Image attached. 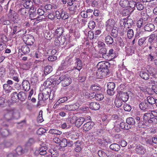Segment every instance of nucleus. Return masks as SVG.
I'll list each match as a JSON object with an SVG mask.
<instances>
[{"label": "nucleus", "instance_id": "f257e3e1", "mask_svg": "<svg viewBox=\"0 0 157 157\" xmlns=\"http://www.w3.org/2000/svg\"><path fill=\"white\" fill-rule=\"evenodd\" d=\"M98 68L97 72V76L100 77H103L109 75L110 67V63L107 62L102 61L98 63L97 65Z\"/></svg>", "mask_w": 157, "mask_h": 157}, {"label": "nucleus", "instance_id": "f03ea898", "mask_svg": "<svg viewBox=\"0 0 157 157\" xmlns=\"http://www.w3.org/2000/svg\"><path fill=\"white\" fill-rule=\"evenodd\" d=\"M51 90L50 88H45L42 93H39L38 95V100L39 101H44L48 99L49 98Z\"/></svg>", "mask_w": 157, "mask_h": 157}, {"label": "nucleus", "instance_id": "7ed1b4c3", "mask_svg": "<svg viewBox=\"0 0 157 157\" xmlns=\"http://www.w3.org/2000/svg\"><path fill=\"white\" fill-rule=\"evenodd\" d=\"M61 85L66 87L69 86L72 82L71 78L67 75H62L60 77Z\"/></svg>", "mask_w": 157, "mask_h": 157}, {"label": "nucleus", "instance_id": "20e7f679", "mask_svg": "<svg viewBox=\"0 0 157 157\" xmlns=\"http://www.w3.org/2000/svg\"><path fill=\"white\" fill-rule=\"evenodd\" d=\"M13 110H11L8 111L7 113L5 114L4 116L3 120L6 121V122H3L2 124V126L4 127L8 126V124L7 123L13 119Z\"/></svg>", "mask_w": 157, "mask_h": 157}, {"label": "nucleus", "instance_id": "39448f33", "mask_svg": "<svg viewBox=\"0 0 157 157\" xmlns=\"http://www.w3.org/2000/svg\"><path fill=\"white\" fill-rule=\"evenodd\" d=\"M23 39L24 42L26 44L29 46H31L33 44L35 41L34 37L30 34H26L23 35Z\"/></svg>", "mask_w": 157, "mask_h": 157}, {"label": "nucleus", "instance_id": "423d86ee", "mask_svg": "<svg viewBox=\"0 0 157 157\" xmlns=\"http://www.w3.org/2000/svg\"><path fill=\"white\" fill-rule=\"evenodd\" d=\"M151 105H149V104L147 102L146 100H144L139 104V107L142 110L144 111H150V110L153 109L155 108L153 107L152 108Z\"/></svg>", "mask_w": 157, "mask_h": 157}, {"label": "nucleus", "instance_id": "0eeeda50", "mask_svg": "<svg viewBox=\"0 0 157 157\" xmlns=\"http://www.w3.org/2000/svg\"><path fill=\"white\" fill-rule=\"evenodd\" d=\"M116 24L115 21L112 18L108 20L105 23L106 30L108 31H110L112 29L115 27Z\"/></svg>", "mask_w": 157, "mask_h": 157}, {"label": "nucleus", "instance_id": "6e6552de", "mask_svg": "<svg viewBox=\"0 0 157 157\" xmlns=\"http://www.w3.org/2000/svg\"><path fill=\"white\" fill-rule=\"evenodd\" d=\"M107 94L110 95H113L114 93V89L115 87V84L113 82H109L107 84Z\"/></svg>", "mask_w": 157, "mask_h": 157}, {"label": "nucleus", "instance_id": "1a4fd4ad", "mask_svg": "<svg viewBox=\"0 0 157 157\" xmlns=\"http://www.w3.org/2000/svg\"><path fill=\"white\" fill-rule=\"evenodd\" d=\"M74 60V59L73 58L67 57L66 58L64 63L62 64L63 67L62 69H66L70 66L73 63Z\"/></svg>", "mask_w": 157, "mask_h": 157}, {"label": "nucleus", "instance_id": "9d476101", "mask_svg": "<svg viewBox=\"0 0 157 157\" xmlns=\"http://www.w3.org/2000/svg\"><path fill=\"white\" fill-rule=\"evenodd\" d=\"M72 120H75V124L78 127H79L85 121V119L83 117H78L75 116H73Z\"/></svg>", "mask_w": 157, "mask_h": 157}, {"label": "nucleus", "instance_id": "9b49d317", "mask_svg": "<svg viewBox=\"0 0 157 157\" xmlns=\"http://www.w3.org/2000/svg\"><path fill=\"white\" fill-rule=\"evenodd\" d=\"M66 38L65 36H59L55 40V44L57 46H61L64 44Z\"/></svg>", "mask_w": 157, "mask_h": 157}, {"label": "nucleus", "instance_id": "f8f14e48", "mask_svg": "<svg viewBox=\"0 0 157 157\" xmlns=\"http://www.w3.org/2000/svg\"><path fill=\"white\" fill-rule=\"evenodd\" d=\"M123 25H124V28H130L133 24V20L131 19L124 18L123 19Z\"/></svg>", "mask_w": 157, "mask_h": 157}, {"label": "nucleus", "instance_id": "ddd939ff", "mask_svg": "<svg viewBox=\"0 0 157 157\" xmlns=\"http://www.w3.org/2000/svg\"><path fill=\"white\" fill-rule=\"evenodd\" d=\"M119 98L123 102L127 101L129 98V95L127 92L120 91L119 94Z\"/></svg>", "mask_w": 157, "mask_h": 157}, {"label": "nucleus", "instance_id": "4468645a", "mask_svg": "<svg viewBox=\"0 0 157 157\" xmlns=\"http://www.w3.org/2000/svg\"><path fill=\"white\" fill-rule=\"evenodd\" d=\"M94 124V123L92 122H88L83 125V129L85 131H88L93 128Z\"/></svg>", "mask_w": 157, "mask_h": 157}, {"label": "nucleus", "instance_id": "2eb2a0df", "mask_svg": "<svg viewBox=\"0 0 157 157\" xmlns=\"http://www.w3.org/2000/svg\"><path fill=\"white\" fill-rule=\"evenodd\" d=\"M135 151L137 153L141 155H144L146 152V149L142 145L137 146Z\"/></svg>", "mask_w": 157, "mask_h": 157}, {"label": "nucleus", "instance_id": "dca6fc26", "mask_svg": "<svg viewBox=\"0 0 157 157\" xmlns=\"http://www.w3.org/2000/svg\"><path fill=\"white\" fill-rule=\"evenodd\" d=\"M134 6H136L137 10H143L144 7V2H136L133 1L131 2L130 4H132Z\"/></svg>", "mask_w": 157, "mask_h": 157}, {"label": "nucleus", "instance_id": "f3484780", "mask_svg": "<svg viewBox=\"0 0 157 157\" xmlns=\"http://www.w3.org/2000/svg\"><path fill=\"white\" fill-rule=\"evenodd\" d=\"M17 154L19 155H21L22 154L27 152L28 150L26 148H23L21 146L17 147L16 149Z\"/></svg>", "mask_w": 157, "mask_h": 157}, {"label": "nucleus", "instance_id": "a211bd4d", "mask_svg": "<svg viewBox=\"0 0 157 157\" xmlns=\"http://www.w3.org/2000/svg\"><path fill=\"white\" fill-rule=\"evenodd\" d=\"M44 35L46 39L49 40L52 39L54 36V35L52 32H50L48 30H46L44 32Z\"/></svg>", "mask_w": 157, "mask_h": 157}, {"label": "nucleus", "instance_id": "6ab92c4d", "mask_svg": "<svg viewBox=\"0 0 157 157\" xmlns=\"http://www.w3.org/2000/svg\"><path fill=\"white\" fill-rule=\"evenodd\" d=\"M131 2H129L127 0H121L119 2L120 5L123 8H125L129 6L130 7H133L132 6H131L130 5H132V4H130Z\"/></svg>", "mask_w": 157, "mask_h": 157}, {"label": "nucleus", "instance_id": "aec40b11", "mask_svg": "<svg viewBox=\"0 0 157 157\" xmlns=\"http://www.w3.org/2000/svg\"><path fill=\"white\" fill-rule=\"evenodd\" d=\"M156 38L155 41L157 42V35L155 33L151 34L149 36L148 39V42L150 44L154 45V43H155V39Z\"/></svg>", "mask_w": 157, "mask_h": 157}, {"label": "nucleus", "instance_id": "412c9836", "mask_svg": "<svg viewBox=\"0 0 157 157\" xmlns=\"http://www.w3.org/2000/svg\"><path fill=\"white\" fill-rule=\"evenodd\" d=\"M89 107L91 109L94 110H98L100 108V105L98 103L94 102L90 104Z\"/></svg>", "mask_w": 157, "mask_h": 157}, {"label": "nucleus", "instance_id": "4be33fe9", "mask_svg": "<svg viewBox=\"0 0 157 157\" xmlns=\"http://www.w3.org/2000/svg\"><path fill=\"white\" fill-rule=\"evenodd\" d=\"M37 13L40 16L37 17L36 20H39L44 19L45 18V16H44V11L42 9L40 8L38 9L37 10Z\"/></svg>", "mask_w": 157, "mask_h": 157}, {"label": "nucleus", "instance_id": "5701e85b", "mask_svg": "<svg viewBox=\"0 0 157 157\" xmlns=\"http://www.w3.org/2000/svg\"><path fill=\"white\" fill-rule=\"evenodd\" d=\"M139 75L141 77L145 80L150 79V75L146 71H141Z\"/></svg>", "mask_w": 157, "mask_h": 157}, {"label": "nucleus", "instance_id": "b1692460", "mask_svg": "<svg viewBox=\"0 0 157 157\" xmlns=\"http://www.w3.org/2000/svg\"><path fill=\"white\" fill-rule=\"evenodd\" d=\"M27 93L23 91H20L18 93V100L24 101L26 98Z\"/></svg>", "mask_w": 157, "mask_h": 157}, {"label": "nucleus", "instance_id": "393cba45", "mask_svg": "<svg viewBox=\"0 0 157 157\" xmlns=\"http://www.w3.org/2000/svg\"><path fill=\"white\" fill-rule=\"evenodd\" d=\"M146 71L149 74L150 77L154 76V75H155L154 73L155 69L151 66L148 65L147 66Z\"/></svg>", "mask_w": 157, "mask_h": 157}, {"label": "nucleus", "instance_id": "a878e982", "mask_svg": "<svg viewBox=\"0 0 157 157\" xmlns=\"http://www.w3.org/2000/svg\"><path fill=\"white\" fill-rule=\"evenodd\" d=\"M22 85L24 90L25 91H28L30 88V84L29 81L27 80H23Z\"/></svg>", "mask_w": 157, "mask_h": 157}, {"label": "nucleus", "instance_id": "bb28decb", "mask_svg": "<svg viewBox=\"0 0 157 157\" xmlns=\"http://www.w3.org/2000/svg\"><path fill=\"white\" fill-rule=\"evenodd\" d=\"M34 57L38 59L36 60L35 61V63H38L39 62H41L44 60V59L42 58V56L39 52H35L34 56Z\"/></svg>", "mask_w": 157, "mask_h": 157}, {"label": "nucleus", "instance_id": "cd10ccee", "mask_svg": "<svg viewBox=\"0 0 157 157\" xmlns=\"http://www.w3.org/2000/svg\"><path fill=\"white\" fill-rule=\"evenodd\" d=\"M11 22L10 20L7 19L6 17H2L0 19V24L3 25H8L10 24Z\"/></svg>", "mask_w": 157, "mask_h": 157}, {"label": "nucleus", "instance_id": "c85d7f7f", "mask_svg": "<svg viewBox=\"0 0 157 157\" xmlns=\"http://www.w3.org/2000/svg\"><path fill=\"white\" fill-rule=\"evenodd\" d=\"M155 29L154 25L151 23H149L146 25L144 27V29L148 32L152 31Z\"/></svg>", "mask_w": 157, "mask_h": 157}, {"label": "nucleus", "instance_id": "c756f323", "mask_svg": "<svg viewBox=\"0 0 157 157\" xmlns=\"http://www.w3.org/2000/svg\"><path fill=\"white\" fill-rule=\"evenodd\" d=\"M47 147L45 146V144H43L40 145V154L41 155H44L47 153L46 150Z\"/></svg>", "mask_w": 157, "mask_h": 157}, {"label": "nucleus", "instance_id": "7c9ffc66", "mask_svg": "<svg viewBox=\"0 0 157 157\" xmlns=\"http://www.w3.org/2000/svg\"><path fill=\"white\" fill-rule=\"evenodd\" d=\"M27 45H28L26 44L22 46L21 48L19 49V50H20L22 53L24 54L29 53L30 51V48Z\"/></svg>", "mask_w": 157, "mask_h": 157}, {"label": "nucleus", "instance_id": "2f4dec72", "mask_svg": "<svg viewBox=\"0 0 157 157\" xmlns=\"http://www.w3.org/2000/svg\"><path fill=\"white\" fill-rule=\"evenodd\" d=\"M147 99V101H146L147 102L148 104H149V105H152L151 107H152V108H153V107L154 108V107L155 106L154 104H155L156 99H155L153 97L150 96L148 97Z\"/></svg>", "mask_w": 157, "mask_h": 157}, {"label": "nucleus", "instance_id": "473e14b6", "mask_svg": "<svg viewBox=\"0 0 157 157\" xmlns=\"http://www.w3.org/2000/svg\"><path fill=\"white\" fill-rule=\"evenodd\" d=\"M107 50L106 48H102L100 49L99 53L100 54H102V57L105 59H107Z\"/></svg>", "mask_w": 157, "mask_h": 157}, {"label": "nucleus", "instance_id": "72a5a7b5", "mask_svg": "<svg viewBox=\"0 0 157 157\" xmlns=\"http://www.w3.org/2000/svg\"><path fill=\"white\" fill-rule=\"evenodd\" d=\"M63 32V28L61 27L58 28L56 30L55 34H54L55 36H60L62 35Z\"/></svg>", "mask_w": 157, "mask_h": 157}, {"label": "nucleus", "instance_id": "f704fd0d", "mask_svg": "<svg viewBox=\"0 0 157 157\" xmlns=\"http://www.w3.org/2000/svg\"><path fill=\"white\" fill-rule=\"evenodd\" d=\"M49 81H50V82L51 83V84H53V85L59 84L61 82V81L60 79V77L58 79H57L56 78H51L50 79H49L48 81H47V82H48Z\"/></svg>", "mask_w": 157, "mask_h": 157}, {"label": "nucleus", "instance_id": "c9c22d12", "mask_svg": "<svg viewBox=\"0 0 157 157\" xmlns=\"http://www.w3.org/2000/svg\"><path fill=\"white\" fill-rule=\"evenodd\" d=\"M11 100L13 102H16L18 101V94L16 92H14L11 94Z\"/></svg>", "mask_w": 157, "mask_h": 157}, {"label": "nucleus", "instance_id": "e433bc0d", "mask_svg": "<svg viewBox=\"0 0 157 157\" xmlns=\"http://www.w3.org/2000/svg\"><path fill=\"white\" fill-rule=\"evenodd\" d=\"M109 147L112 150L115 151H119L121 148L119 144L115 143L111 144Z\"/></svg>", "mask_w": 157, "mask_h": 157}, {"label": "nucleus", "instance_id": "4c0bfd02", "mask_svg": "<svg viewBox=\"0 0 157 157\" xmlns=\"http://www.w3.org/2000/svg\"><path fill=\"white\" fill-rule=\"evenodd\" d=\"M52 70L53 68L51 66H46L44 68V74L45 75H46L50 73Z\"/></svg>", "mask_w": 157, "mask_h": 157}, {"label": "nucleus", "instance_id": "58836bf2", "mask_svg": "<svg viewBox=\"0 0 157 157\" xmlns=\"http://www.w3.org/2000/svg\"><path fill=\"white\" fill-rule=\"evenodd\" d=\"M107 59L109 57H111V58H114L116 56V54L115 51L113 49L109 50L108 53H107Z\"/></svg>", "mask_w": 157, "mask_h": 157}, {"label": "nucleus", "instance_id": "ea45409f", "mask_svg": "<svg viewBox=\"0 0 157 157\" xmlns=\"http://www.w3.org/2000/svg\"><path fill=\"white\" fill-rule=\"evenodd\" d=\"M152 117L151 114L150 113H145L143 116V118L145 122H147L148 123L151 117Z\"/></svg>", "mask_w": 157, "mask_h": 157}, {"label": "nucleus", "instance_id": "a19ab883", "mask_svg": "<svg viewBox=\"0 0 157 157\" xmlns=\"http://www.w3.org/2000/svg\"><path fill=\"white\" fill-rule=\"evenodd\" d=\"M3 88L6 93H8L11 92L12 88L11 86L8 84H4L3 85Z\"/></svg>", "mask_w": 157, "mask_h": 157}, {"label": "nucleus", "instance_id": "79ce46f5", "mask_svg": "<svg viewBox=\"0 0 157 157\" xmlns=\"http://www.w3.org/2000/svg\"><path fill=\"white\" fill-rule=\"evenodd\" d=\"M106 43L107 44H112L113 42V39L109 35H107L105 37Z\"/></svg>", "mask_w": 157, "mask_h": 157}, {"label": "nucleus", "instance_id": "37998d69", "mask_svg": "<svg viewBox=\"0 0 157 157\" xmlns=\"http://www.w3.org/2000/svg\"><path fill=\"white\" fill-rule=\"evenodd\" d=\"M146 40L147 37H143L140 39L138 41V45L140 46H142L144 45H145L146 44Z\"/></svg>", "mask_w": 157, "mask_h": 157}, {"label": "nucleus", "instance_id": "c03bdc74", "mask_svg": "<svg viewBox=\"0 0 157 157\" xmlns=\"http://www.w3.org/2000/svg\"><path fill=\"white\" fill-rule=\"evenodd\" d=\"M111 34L112 36L114 38H116L118 35V28L116 27L112 28Z\"/></svg>", "mask_w": 157, "mask_h": 157}, {"label": "nucleus", "instance_id": "a18cd8bd", "mask_svg": "<svg viewBox=\"0 0 157 157\" xmlns=\"http://www.w3.org/2000/svg\"><path fill=\"white\" fill-rule=\"evenodd\" d=\"M61 17H58V18H62L65 20L67 19L69 17V16L68 13L66 12L63 10H61L60 12Z\"/></svg>", "mask_w": 157, "mask_h": 157}, {"label": "nucleus", "instance_id": "49530a36", "mask_svg": "<svg viewBox=\"0 0 157 157\" xmlns=\"http://www.w3.org/2000/svg\"><path fill=\"white\" fill-rule=\"evenodd\" d=\"M90 89L95 91H99L101 89V87L98 84H92L90 86Z\"/></svg>", "mask_w": 157, "mask_h": 157}, {"label": "nucleus", "instance_id": "de8ad7c7", "mask_svg": "<svg viewBox=\"0 0 157 157\" xmlns=\"http://www.w3.org/2000/svg\"><path fill=\"white\" fill-rule=\"evenodd\" d=\"M126 122L127 124L129 125H134L135 124V119L132 117H129L127 118Z\"/></svg>", "mask_w": 157, "mask_h": 157}, {"label": "nucleus", "instance_id": "09e8293b", "mask_svg": "<svg viewBox=\"0 0 157 157\" xmlns=\"http://www.w3.org/2000/svg\"><path fill=\"white\" fill-rule=\"evenodd\" d=\"M48 132L54 135H60L62 134V132L59 130L54 129H51Z\"/></svg>", "mask_w": 157, "mask_h": 157}, {"label": "nucleus", "instance_id": "8fccbe9b", "mask_svg": "<svg viewBox=\"0 0 157 157\" xmlns=\"http://www.w3.org/2000/svg\"><path fill=\"white\" fill-rule=\"evenodd\" d=\"M61 141L59 144L60 146L62 147H64L67 146V141L65 138H61Z\"/></svg>", "mask_w": 157, "mask_h": 157}, {"label": "nucleus", "instance_id": "3c124183", "mask_svg": "<svg viewBox=\"0 0 157 157\" xmlns=\"http://www.w3.org/2000/svg\"><path fill=\"white\" fill-rule=\"evenodd\" d=\"M21 28L19 25L14 26L13 27V33L14 34L16 33L21 32Z\"/></svg>", "mask_w": 157, "mask_h": 157}, {"label": "nucleus", "instance_id": "603ef678", "mask_svg": "<svg viewBox=\"0 0 157 157\" xmlns=\"http://www.w3.org/2000/svg\"><path fill=\"white\" fill-rule=\"evenodd\" d=\"M141 15L142 17L141 19L146 21L147 20L149 17V16L147 14V13L144 11H141Z\"/></svg>", "mask_w": 157, "mask_h": 157}, {"label": "nucleus", "instance_id": "864d4df0", "mask_svg": "<svg viewBox=\"0 0 157 157\" xmlns=\"http://www.w3.org/2000/svg\"><path fill=\"white\" fill-rule=\"evenodd\" d=\"M150 81L149 83L151 84H154L155 85H157V78L155 77V75L154 76H151L150 77Z\"/></svg>", "mask_w": 157, "mask_h": 157}, {"label": "nucleus", "instance_id": "5fc2aeb1", "mask_svg": "<svg viewBox=\"0 0 157 157\" xmlns=\"http://www.w3.org/2000/svg\"><path fill=\"white\" fill-rule=\"evenodd\" d=\"M122 100L119 98H117L115 99L114 103L117 107L119 108L122 105Z\"/></svg>", "mask_w": 157, "mask_h": 157}, {"label": "nucleus", "instance_id": "6e6d98bb", "mask_svg": "<svg viewBox=\"0 0 157 157\" xmlns=\"http://www.w3.org/2000/svg\"><path fill=\"white\" fill-rule=\"evenodd\" d=\"M0 132L1 135L4 137L8 136L10 134L8 130L6 129H2Z\"/></svg>", "mask_w": 157, "mask_h": 157}, {"label": "nucleus", "instance_id": "4d7b16f0", "mask_svg": "<svg viewBox=\"0 0 157 157\" xmlns=\"http://www.w3.org/2000/svg\"><path fill=\"white\" fill-rule=\"evenodd\" d=\"M23 6L26 8H30L31 6V3L30 0H26L23 4Z\"/></svg>", "mask_w": 157, "mask_h": 157}, {"label": "nucleus", "instance_id": "13d9d810", "mask_svg": "<svg viewBox=\"0 0 157 157\" xmlns=\"http://www.w3.org/2000/svg\"><path fill=\"white\" fill-rule=\"evenodd\" d=\"M95 23L93 21H90L88 24V27L90 29H94L95 27Z\"/></svg>", "mask_w": 157, "mask_h": 157}, {"label": "nucleus", "instance_id": "bf43d9fd", "mask_svg": "<svg viewBox=\"0 0 157 157\" xmlns=\"http://www.w3.org/2000/svg\"><path fill=\"white\" fill-rule=\"evenodd\" d=\"M130 10L127 9H125L122 11V14L124 16H128L130 14Z\"/></svg>", "mask_w": 157, "mask_h": 157}, {"label": "nucleus", "instance_id": "052dcab7", "mask_svg": "<svg viewBox=\"0 0 157 157\" xmlns=\"http://www.w3.org/2000/svg\"><path fill=\"white\" fill-rule=\"evenodd\" d=\"M35 143V140L33 138H30L27 142L26 145L28 147H30Z\"/></svg>", "mask_w": 157, "mask_h": 157}, {"label": "nucleus", "instance_id": "680f3d73", "mask_svg": "<svg viewBox=\"0 0 157 157\" xmlns=\"http://www.w3.org/2000/svg\"><path fill=\"white\" fill-rule=\"evenodd\" d=\"M13 112V118L14 117L16 119H17L20 117V113L18 111L16 110H12Z\"/></svg>", "mask_w": 157, "mask_h": 157}, {"label": "nucleus", "instance_id": "e2e57ef3", "mask_svg": "<svg viewBox=\"0 0 157 157\" xmlns=\"http://www.w3.org/2000/svg\"><path fill=\"white\" fill-rule=\"evenodd\" d=\"M95 99L98 101H101L104 98V96L103 94H95Z\"/></svg>", "mask_w": 157, "mask_h": 157}, {"label": "nucleus", "instance_id": "0e129e2a", "mask_svg": "<svg viewBox=\"0 0 157 157\" xmlns=\"http://www.w3.org/2000/svg\"><path fill=\"white\" fill-rule=\"evenodd\" d=\"M48 17L50 20H53L56 18L55 14L54 11L52 12L48 15Z\"/></svg>", "mask_w": 157, "mask_h": 157}, {"label": "nucleus", "instance_id": "69168bd1", "mask_svg": "<svg viewBox=\"0 0 157 157\" xmlns=\"http://www.w3.org/2000/svg\"><path fill=\"white\" fill-rule=\"evenodd\" d=\"M49 152L51 153L52 157H57L58 155V153L57 151H54L53 149H50Z\"/></svg>", "mask_w": 157, "mask_h": 157}, {"label": "nucleus", "instance_id": "338daca9", "mask_svg": "<svg viewBox=\"0 0 157 157\" xmlns=\"http://www.w3.org/2000/svg\"><path fill=\"white\" fill-rule=\"evenodd\" d=\"M134 35L133 30L131 29H129L128 31L127 36L129 38L132 37Z\"/></svg>", "mask_w": 157, "mask_h": 157}, {"label": "nucleus", "instance_id": "774afa93", "mask_svg": "<svg viewBox=\"0 0 157 157\" xmlns=\"http://www.w3.org/2000/svg\"><path fill=\"white\" fill-rule=\"evenodd\" d=\"M98 155L100 157H106L107 155L103 151L99 150L98 152Z\"/></svg>", "mask_w": 157, "mask_h": 157}]
</instances>
